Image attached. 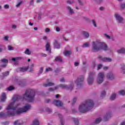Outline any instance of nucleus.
<instances>
[{"mask_svg": "<svg viewBox=\"0 0 125 125\" xmlns=\"http://www.w3.org/2000/svg\"><path fill=\"white\" fill-rule=\"evenodd\" d=\"M15 98H13L12 100V102L10 103L7 107L6 110L7 112L6 113L1 112L0 113V117H13L15 116V110L17 108H18L20 106V104H17L15 106L14 104L15 103Z\"/></svg>", "mask_w": 125, "mask_h": 125, "instance_id": "nucleus-1", "label": "nucleus"}, {"mask_svg": "<svg viewBox=\"0 0 125 125\" xmlns=\"http://www.w3.org/2000/svg\"><path fill=\"white\" fill-rule=\"evenodd\" d=\"M93 106H94L93 101L89 99L80 105L79 110L81 113H86V112L91 110L93 108Z\"/></svg>", "mask_w": 125, "mask_h": 125, "instance_id": "nucleus-2", "label": "nucleus"}, {"mask_svg": "<svg viewBox=\"0 0 125 125\" xmlns=\"http://www.w3.org/2000/svg\"><path fill=\"white\" fill-rule=\"evenodd\" d=\"M108 50V46L105 43L100 42V41H97L92 42V50L95 52L99 51V50Z\"/></svg>", "mask_w": 125, "mask_h": 125, "instance_id": "nucleus-3", "label": "nucleus"}, {"mask_svg": "<svg viewBox=\"0 0 125 125\" xmlns=\"http://www.w3.org/2000/svg\"><path fill=\"white\" fill-rule=\"evenodd\" d=\"M23 97V99L33 102L35 100V91L31 89L27 90Z\"/></svg>", "mask_w": 125, "mask_h": 125, "instance_id": "nucleus-4", "label": "nucleus"}, {"mask_svg": "<svg viewBox=\"0 0 125 125\" xmlns=\"http://www.w3.org/2000/svg\"><path fill=\"white\" fill-rule=\"evenodd\" d=\"M30 109H31V105L27 104L23 108H18L16 113L18 114L25 113L27 112V111L30 110Z\"/></svg>", "mask_w": 125, "mask_h": 125, "instance_id": "nucleus-5", "label": "nucleus"}, {"mask_svg": "<svg viewBox=\"0 0 125 125\" xmlns=\"http://www.w3.org/2000/svg\"><path fill=\"white\" fill-rule=\"evenodd\" d=\"M95 76V72H90L89 74V77L87 79V82L88 83V84L89 85H91V84H93V77Z\"/></svg>", "mask_w": 125, "mask_h": 125, "instance_id": "nucleus-6", "label": "nucleus"}, {"mask_svg": "<svg viewBox=\"0 0 125 125\" xmlns=\"http://www.w3.org/2000/svg\"><path fill=\"white\" fill-rule=\"evenodd\" d=\"M105 75L104 72H100L98 75V78L97 79V82L99 84L102 83L104 82V77Z\"/></svg>", "mask_w": 125, "mask_h": 125, "instance_id": "nucleus-7", "label": "nucleus"}, {"mask_svg": "<svg viewBox=\"0 0 125 125\" xmlns=\"http://www.w3.org/2000/svg\"><path fill=\"white\" fill-rule=\"evenodd\" d=\"M84 80V76L81 75L79 76L77 79L75 81V83L77 84V86H82Z\"/></svg>", "mask_w": 125, "mask_h": 125, "instance_id": "nucleus-8", "label": "nucleus"}, {"mask_svg": "<svg viewBox=\"0 0 125 125\" xmlns=\"http://www.w3.org/2000/svg\"><path fill=\"white\" fill-rule=\"evenodd\" d=\"M53 104H54L56 106H57L58 107H61L63 106V103L62 102V101L58 100H54L53 101Z\"/></svg>", "mask_w": 125, "mask_h": 125, "instance_id": "nucleus-9", "label": "nucleus"}, {"mask_svg": "<svg viewBox=\"0 0 125 125\" xmlns=\"http://www.w3.org/2000/svg\"><path fill=\"white\" fill-rule=\"evenodd\" d=\"M99 59H101L103 62H112V59L110 58L104 57L103 58L102 56H100L98 57Z\"/></svg>", "mask_w": 125, "mask_h": 125, "instance_id": "nucleus-10", "label": "nucleus"}, {"mask_svg": "<svg viewBox=\"0 0 125 125\" xmlns=\"http://www.w3.org/2000/svg\"><path fill=\"white\" fill-rule=\"evenodd\" d=\"M66 8L70 15H73L75 14V11H74V9H73L72 7H70V6H67Z\"/></svg>", "mask_w": 125, "mask_h": 125, "instance_id": "nucleus-11", "label": "nucleus"}, {"mask_svg": "<svg viewBox=\"0 0 125 125\" xmlns=\"http://www.w3.org/2000/svg\"><path fill=\"white\" fill-rule=\"evenodd\" d=\"M117 20L118 21L119 23H122L124 21V19L120 15L116 14L115 15Z\"/></svg>", "mask_w": 125, "mask_h": 125, "instance_id": "nucleus-12", "label": "nucleus"}, {"mask_svg": "<svg viewBox=\"0 0 125 125\" xmlns=\"http://www.w3.org/2000/svg\"><path fill=\"white\" fill-rule=\"evenodd\" d=\"M107 78L109 79V80H114L115 79V76H114V74L112 73H109L107 74Z\"/></svg>", "mask_w": 125, "mask_h": 125, "instance_id": "nucleus-13", "label": "nucleus"}, {"mask_svg": "<svg viewBox=\"0 0 125 125\" xmlns=\"http://www.w3.org/2000/svg\"><path fill=\"white\" fill-rule=\"evenodd\" d=\"M63 54L65 56H69L72 54V50H65L63 52Z\"/></svg>", "mask_w": 125, "mask_h": 125, "instance_id": "nucleus-14", "label": "nucleus"}, {"mask_svg": "<svg viewBox=\"0 0 125 125\" xmlns=\"http://www.w3.org/2000/svg\"><path fill=\"white\" fill-rule=\"evenodd\" d=\"M54 45L55 48H57V49L60 48V44H59V43L58 42V41H57V40H54Z\"/></svg>", "mask_w": 125, "mask_h": 125, "instance_id": "nucleus-15", "label": "nucleus"}, {"mask_svg": "<svg viewBox=\"0 0 125 125\" xmlns=\"http://www.w3.org/2000/svg\"><path fill=\"white\" fill-rule=\"evenodd\" d=\"M117 52L119 54H125V48H121V49L117 50Z\"/></svg>", "mask_w": 125, "mask_h": 125, "instance_id": "nucleus-16", "label": "nucleus"}, {"mask_svg": "<svg viewBox=\"0 0 125 125\" xmlns=\"http://www.w3.org/2000/svg\"><path fill=\"white\" fill-rule=\"evenodd\" d=\"M82 35L84 37V39H88L89 37V33L87 32L83 31L82 32Z\"/></svg>", "mask_w": 125, "mask_h": 125, "instance_id": "nucleus-17", "label": "nucleus"}, {"mask_svg": "<svg viewBox=\"0 0 125 125\" xmlns=\"http://www.w3.org/2000/svg\"><path fill=\"white\" fill-rule=\"evenodd\" d=\"M46 50L47 51H49L50 53L51 51V49H50V43H49V42H47L46 44Z\"/></svg>", "mask_w": 125, "mask_h": 125, "instance_id": "nucleus-18", "label": "nucleus"}, {"mask_svg": "<svg viewBox=\"0 0 125 125\" xmlns=\"http://www.w3.org/2000/svg\"><path fill=\"white\" fill-rule=\"evenodd\" d=\"M74 88V83H71L69 85H67V88H66V89L67 90H70L71 91V90H73V89Z\"/></svg>", "mask_w": 125, "mask_h": 125, "instance_id": "nucleus-19", "label": "nucleus"}, {"mask_svg": "<svg viewBox=\"0 0 125 125\" xmlns=\"http://www.w3.org/2000/svg\"><path fill=\"white\" fill-rule=\"evenodd\" d=\"M43 86H45V87H47V86H52L54 85V83L49 82L48 83H44L43 84Z\"/></svg>", "mask_w": 125, "mask_h": 125, "instance_id": "nucleus-20", "label": "nucleus"}, {"mask_svg": "<svg viewBox=\"0 0 125 125\" xmlns=\"http://www.w3.org/2000/svg\"><path fill=\"white\" fill-rule=\"evenodd\" d=\"M62 57L60 56L57 57L54 60L55 62H62Z\"/></svg>", "mask_w": 125, "mask_h": 125, "instance_id": "nucleus-21", "label": "nucleus"}, {"mask_svg": "<svg viewBox=\"0 0 125 125\" xmlns=\"http://www.w3.org/2000/svg\"><path fill=\"white\" fill-rule=\"evenodd\" d=\"M6 99V95L5 93H3L1 95V101H5V100Z\"/></svg>", "mask_w": 125, "mask_h": 125, "instance_id": "nucleus-22", "label": "nucleus"}, {"mask_svg": "<svg viewBox=\"0 0 125 125\" xmlns=\"http://www.w3.org/2000/svg\"><path fill=\"white\" fill-rule=\"evenodd\" d=\"M59 117L61 119V124L62 125H64V120H63V117L60 114H59Z\"/></svg>", "mask_w": 125, "mask_h": 125, "instance_id": "nucleus-23", "label": "nucleus"}, {"mask_svg": "<svg viewBox=\"0 0 125 125\" xmlns=\"http://www.w3.org/2000/svg\"><path fill=\"white\" fill-rule=\"evenodd\" d=\"M111 118V113H108L106 114V116L104 117V121H108V119Z\"/></svg>", "mask_w": 125, "mask_h": 125, "instance_id": "nucleus-24", "label": "nucleus"}, {"mask_svg": "<svg viewBox=\"0 0 125 125\" xmlns=\"http://www.w3.org/2000/svg\"><path fill=\"white\" fill-rule=\"evenodd\" d=\"M116 95L115 93L112 94L110 98V100L111 101L115 100V99H116Z\"/></svg>", "mask_w": 125, "mask_h": 125, "instance_id": "nucleus-25", "label": "nucleus"}, {"mask_svg": "<svg viewBox=\"0 0 125 125\" xmlns=\"http://www.w3.org/2000/svg\"><path fill=\"white\" fill-rule=\"evenodd\" d=\"M14 125H22V123H21V121H20V120H17V121H15V122L14 123Z\"/></svg>", "mask_w": 125, "mask_h": 125, "instance_id": "nucleus-26", "label": "nucleus"}, {"mask_svg": "<svg viewBox=\"0 0 125 125\" xmlns=\"http://www.w3.org/2000/svg\"><path fill=\"white\" fill-rule=\"evenodd\" d=\"M72 120L74 124H75V125H79V124H80V122H79V120H78V119L73 118Z\"/></svg>", "mask_w": 125, "mask_h": 125, "instance_id": "nucleus-27", "label": "nucleus"}, {"mask_svg": "<svg viewBox=\"0 0 125 125\" xmlns=\"http://www.w3.org/2000/svg\"><path fill=\"white\" fill-rule=\"evenodd\" d=\"M59 86H60V87H62V88H64L65 89H67V88H68V85L66 84H61L59 85Z\"/></svg>", "mask_w": 125, "mask_h": 125, "instance_id": "nucleus-28", "label": "nucleus"}, {"mask_svg": "<svg viewBox=\"0 0 125 125\" xmlns=\"http://www.w3.org/2000/svg\"><path fill=\"white\" fill-rule=\"evenodd\" d=\"M29 69V67H21V72H26Z\"/></svg>", "mask_w": 125, "mask_h": 125, "instance_id": "nucleus-29", "label": "nucleus"}, {"mask_svg": "<svg viewBox=\"0 0 125 125\" xmlns=\"http://www.w3.org/2000/svg\"><path fill=\"white\" fill-rule=\"evenodd\" d=\"M1 62H2V63H8V60L6 59H2L0 60Z\"/></svg>", "mask_w": 125, "mask_h": 125, "instance_id": "nucleus-30", "label": "nucleus"}, {"mask_svg": "<svg viewBox=\"0 0 125 125\" xmlns=\"http://www.w3.org/2000/svg\"><path fill=\"white\" fill-rule=\"evenodd\" d=\"M24 53L25 54H27V55H30V54H31V51H30V50H29V49H26Z\"/></svg>", "mask_w": 125, "mask_h": 125, "instance_id": "nucleus-31", "label": "nucleus"}, {"mask_svg": "<svg viewBox=\"0 0 125 125\" xmlns=\"http://www.w3.org/2000/svg\"><path fill=\"white\" fill-rule=\"evenodd\" d=\"M89 45H90L89 42H86L83 44V47H88Z\"/></svg>", "mask_w": 125, "mask_h": 125, "instance_id": "nucleus-32", "label": "nucleus"}, {"mask_svg": "<svg viewBox=\"0 0 125 125\" xmlns=\"http://www.w3.org/2000/svg\"><path fill=\"white\" fill-rule=\"evenodd\" d=\"M55 89H57V87H54V88H49L48 89L49 92H50V91H54Z\"/></svg>", "mask_w": 125, "mask_h": 125, "instance_id": "nucleus-33", "label": "nucleus"}, {"mask_svg": "<svg viewBox=\"0 0 125 125\" xmlns=\"http://www.w3.org/2000/svg\"><path fill=\"white\" fill-rule=\"evenodd\" d=\"M121 69L122 70V73H123V74H125V64H122V65Z\"/></svg>", "mask_w": 125, "mask_h": 125, "instance_id": "nucleus-34", "label": "nucleus"}, {"mask_svg": "<svg viewBox=\"0 0 125 125\" xmlns=\"http://www.w3.org/2000/svg\"><path fill=\"white\" fill-rule=\"evenodd\" d=\"M101 121H102V119L100 118H99L96 119L95 123V124H99V123H100Z\"/></svg>", "mask_w": 125, "mask_h": 125, "instance_id": "nucleus-35", "label": "nucleus"}, {"mask_svg": "<svg viewBox=\"0 0 125 125\" xmlns=\"http://www.w3.org/2000/svg\"><path fill=\"white\" fill-rule=\"evenodd\" d=\"M119 93L120 94V95H125V91L124 90L120 91L119 92Z\"/></svg>", "mask_w": 125, "mask_h": 125, "instance_id": "nucleus-36", "label": "nucleus"}, {"mask_svg": "<svg viewBox=\"0 0 125 125\" xmlns=\"http://www.w3.org/2000/svg\"><path fill=\"white\" fill-rule=\"evenodd\" d=\"M7 89L9 91H11V90H13V89H14V87H13V86H10L8 87Z\"/></svg>", "mask_w": 125, "mask_h": 125, "instance_id": "nucleus-37", "label": "nucleus"}, {"mask_svg": "<svg viewBox=\"0 0 125 125\" xmlns=\"http://www.w3.org/2000/svg\"><path fill=\"white\" fill-rule=\"evenodd\" d=\"M120 7H121L122 9H125V3H121V4H120Z\"/></svg>", "mask_w": 125, "mask_h": 125, "instance_id": "nucleus-38", "label": "nucleus"}, {"mask_svg": "<svg viewBox=\"0 0 125 125\" xmlns=\"http://www.w3.org/2000/svg\"><path fill=\"white\" fill-rule=\"evenodd\" d=\"M105 95H106V92H105V91H103L101 95V97H104Z\"/></svg>", "mask_w": 125, "mask_h": 125, "instance_id": "nucleus-39", "label": "nucleus"}, {"mask_svg": "<svg viewBox=\"0 0 125 125\" xmlns=\"http://www.w3.org/2000/svg\"><path fill=\"white\" fill-rule=\"evenodd\" d=\"M104 37H105V38H106V39H108V40H110V39H111V36L108 35V34H104Z\"/></svg>", "mask_w": 125, "mask_h": 125, "instance_id": "nucleus-40", "label": "nucleus"}, {"mask_svg": "<svg viewBox=\"0 0 125 125\" xmlns=\"http://www.w3.org/2000/svg\"><path fill=\"white\" fill-rule=\"evenodd\" d=\"M92 22L94 27H97V25L96 24V21H95V20H92Z\"/></svg>", "mask_w": 125, "mask_h": 125, "instance_id": "nucleus-41", "label": "nucleus"}, {"mask_svg": "<svg viewBox=\"0 0 125 125\" xmlns=\"http://www.w3.org/2000/svg\"><path fill=\"white\" fill-rule=\"evenodd\" d=\"M67 3H68V4H72V3H74V0H67L66 1Z\"/></svg>", "mask_w": 125, "mask_h": 125, "instance_id": "nucleus-42", "label": "nucleus"}, {"mask_svg": "<svg viewBox=\"0 0 125 125\" xmlns=\"http://www.w3.org/2000/svg\"><path fill=\"white\" fill-rule=\"evenodd\" d=\"M43 72V68L41 67L40 70H39V75H41Z\"/></svg>", "mask_w": 125, "mask_h": 125, "instance_id": "nucleus-43", "label": "nucleus"}, {"mask_svg": "<svg viewBox=\"0 0 125 125\" xmlns=\"http://www.w3.org/2000/svg\"><path fill=\"white\" fill-rule=\"evenodd\" d=\"M52 70H53L52 68L50 67L46 68V72H50Z\"/></svg>", "mask_w": 125, "mask_h": 125, "instance_id": "nucleus-44", "label": "nucleus"}, {"mask_svg": "<svg viewBox=\"0 0 125 125\" xmlns=\"http://www.w3.org/2000/svg\"><path fill=\"white\" fill-rule=\"evenodd\" d=\"M46 111L48 112V113H51L52 112V110H51L50 108L47 107L46 108Z\"/></svg>", "mask_w": 125, "mask_h": 125, "instance_id": "nucleus-45", "label": "nucleus"}, {"mask_svg": "<svg viewBox=\"0 0 125 125\" xmlns=\"http://www.w3.org/2000/svg\"><path fill=\"white\" fill-rule=\"evenodd\" d=\"M8 50H13V49H14V48H13V47H12L10 45H8Z\"/></svg>", "mask_w": 125, "mask_h": 125, "instance_id": "nucleus-46", "label": "nucleus"}, {"mask_svg": "<svg viewBox=\"0 0 125 125\" xmlns=\"http://www.w3.org/2000/svg\"><path fill=\"white\" fill-rule=\"evenodd\" d=\"M102 67H103L102 64L100 63L98 65V70H100V69H101V68H102Z\"/></svg>", "mask_w": 125, "mask_h": 125, "instance_id": "nucleus-47", "label": "nucleus"}, {"mask_svg": "<svg viewBox=\"0 0 125 125\" xmlns=\"http://www.w3.org/2000/svg\"><path fill=\"white\" fill-rule=\"evenodd\" d=\"M4 8L5 9H8V8H9V5H8V4H5V5L4 6Z\"/></svg>", "mask_w": 125, "mask_h": 125, "instance_id": "nucleus-48", "label": "nucleus"}, {"mask_svg": "<svg viewBox=\"0 0 125 125\" xmlns=\"http://www.w3.org/2000/svg\"><path fill=\"white\" fill-rule=\"evenodd\" d=\"M45 33H49L50 32V29L46 28L45 30Z\"/></svg>", "mask_w": 125, "mask_h": 125, "instance_id": "nucleus-49", "label": "nucleus"}, {"mask_svg": "<svg viewBox=\"0 0 125 125\" xmlns=\"http://www.w3.org/2000/svg\"><path fill=\"white\" fill-rule=\"evenodd\" d=\"M55 72L56 73H59V72H60V68H56L55 70Z\"/></svg>", "mask_w": 125, "mask_h": 125, "instance_id": "nucleus-50", "label": "nucleus"}, {"mask_svg": "<svg viewBox=\"0 0 125 125\" xmlns=\"http://www.w3.org/2000/svg\"><path fill=\"white\" fill-rule=\"evenodd\" d=\"M61 30V29H60V28H59V27H56V30L57 31V32H60Z\"/></svg>", "mask_w": 125, "mask_h": 125, "instance_id": "nucleus-51", "label": "nucleus"}, {"mask_svg": "<svg viewBox=\"0 0 125 125\" xmlns=\"http://www.w3.org/2000/svg\"><path fill=\"white\" fill-rule=\"evenodd\" d=\"M77 99H78V98H77V97L74 98V99L73 100V103H76V102L77 101Z\"/></svg>", "mask_w": 125, "mask_h": 125, "instance_id": "nucleus-52", "label": "nucleus"}, {"mask_svg": "<svg viewBox=\"0 0 125 125\" xmlns=\"http://www.w3.org/2000/svg\"><path fill=\"white\" fill-rule=\"evenodd\" d=\"M34 0H32L30 1V5H34Z\"/></svg>", "mask_w": 125, "mask_h": 125, "instance_id": "nucleus-53", "label": "nucleus"}, {"mask_svg": "<svg viewBox=\"0 0 125 125\" xmlns=\"http://www.w3.org/2000/svg\"><path fill=\"white\" fill-rule=\"evenodd\" d=\"M8 75H9V71H7L6 72L4 73V76H8Z\"/></svg>", "mask_w": 125, "mask_h": 125, "instance_id": "nucleus-54", "label": "nucleus"}, {"mask_svg": "<svg viewBox=\"0 0 125 125\" xmlns=\"http://www.w3.org/2000/svg\"><path fill=\"white\" fill-rule=\"evenodd\" d=\"M21 3H22V1H21L20 2H19L18 4L16 5V7H19V6L21 5Z\"/></svg>", "mask_w": 125, "mask_h": 125, "instance_id": "nucleus-55", "label": "nucleus"}, {"mask_svg": "<svg viewBox=\"0 0 125 125\" xmlns=\"http://www.w3.org/2000/svg\"><path fill=\"white\" fill-rule=\"evenodd\" d=\"M79 64H80V63H79V62H75L74 63V65H75V66L76 67L79 66Z\"/></svg>", "mask_w": 125, "mask_h": 125, "instance_id": "nucleus-56", "label": "nucleus"}, {"mask_svg": "<svg viewBox=\"0 0 125 125\" xmlns=\"http://www.w3.org/2000/svg\"><path fill=\"white\" fill-rule=\"evenodd\" d=\"M45 102L46 103H49V102H50V99H47L45 100Z\"/></svg>", "mask_w": 125, "mask_h": 125, "instance_id": "nucleus-57", "label": "nucleus"}, {"mask_svg": "<svg viewBox=\"0 0 125 125\" xmlns=\"http://www.w3.org/2000/svg\"><path fill=\"white\" fill-rule=\"evenodd\" d=\"M17 72H21V67L18 68L16 69Z\"/></svg>", "mask_w": 125, "mask_h": 125, "instance_id": "nucleus-58", "label": "nucleus"}, {"mask_svg": "<svg viewBox=\"0 0 125 125\" xmlns=\"http://www.w3.org/2000/svg\"><path fill=\"white\" fill-rule=\"evenodd\" d=\"M60 82H65V79H64V78H62L60 80Z\"/></svg>", "mask_w": 125, "mask_h": 125, "instance_id": "nucleus-59", "label": "nucleus"}, {"mask_svg": "<svg viewBox=\"0 0 125 125\" xmlns=\"http://www.w3.org/2000/svg\"><path fill=\"white\" fill-rule=\"evenodd\" d=\"M21 59H22V58H21V57L16 58V60H21Z\"/></svg>", "mask_w": 125, "mask_h": 125, "instance_id": "nucleus-60", "label": "nucleus"}, {"mask_svg": "<svg viewBox=\"0 0 125 125\" xmlns=\"http://www.w3.org/2000/svg\"><path fill=\"white\" fill-rule=\"evenodd\" d=\"M4 40L5 41H8V36H5L4 37Z\"/></svg>", "mask_w": 125, "mask_h": 125, "instance_id": "nucleus-61", "label": "nucleus"}, {"mask_svg": "<svg viewBox=\"0 0 125 125\" xmlns=\"http://www.w3.org/2000/svg\"><path fill=\"white\" fill-rule=\"evenodd\" d=\"M84 20H85V21H88V19L86 17H83V18Z\"/></svg>", "mask_w": 125, "mask_h": 125, "instance_id": "nucleus-62", "label": "nucleus"}, {"mask_svg": "<svg viewBox=\"0 0 125 125\" xmlns=\"http://www.w3.org/2000/svg\"><path fill=\"white\" fill-rule=\"evenodd\" d=\"M104 70H108V67L107 66H104L103 67Z\"/></svg>", "mask_w": 125, "mask_h": 125, "instance_id": "nucleus-63", "label": "nucleus"}, {"mask_svg": "<svg viewBox=\"0 0 125 125\" xmlns=\"http://www.w3.org/2000/svg\"><path fill=\"white\" fill-rule=\"evenodd\" d=\"M121 125H125V121L121 123Z\"/></svg>", "mask_w": 125, "mask_h": 125, "instance_id": "nucleus-64", "label": "nucleus"}]
</instances>
